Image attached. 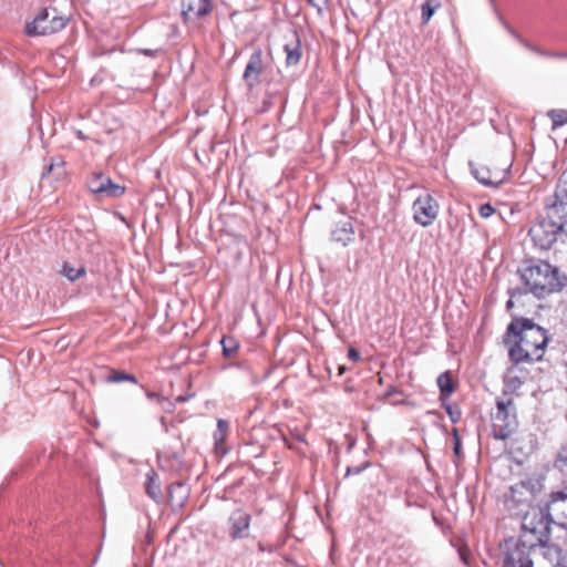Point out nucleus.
I'll list each match as a JSON object with an SVG mask.
<instances>
[{"label": "nucleus", "instance_id": "nucleus-1", "mask_svg": "<svg viewBox=\"0 0 567 567\" xmlns=\"http://www.w3.org/2000/svg\"><path fill=\"white\" fill-rule=\"evenodd\" d=\"M507 342H513L508 350L515 363H530L542 360L548 343L546 331L527 319H516L507 328Z\"/></svg>", "mask_w": 567, "mask_h": 567}, {"label": "nucleus", "instance_id": "nucleus-2", "mask_svg": "<svg viewBox=\"0 0 567 567\" xmlns=\"http://www.w3.org/2000/svg\"><path fill=\"white\" fill-rule=\"evenodd\" d=\"M557 202L547 207L546 216H539L529 229L533 243L540 249H549L556 243L559 234H567V197L559 196Z\"/></svg>", "mask_w": 567, "mask_h": 567}, {"label": "nucleus", "instance_id": "nucleus-3", "mask_svg": "<svg viewBox=\"0 0 567 567\" xmlns=\"http://www.w3.org/2000/svg\"><path fill=\"white\" fill-rule=\"evenodd\" d=\"M522 279L528 290L538 298L561 290L567 280L557 267L546 261L526 267L522 272Z\"/></svg>", "mask_w": 567, "mask_h": 567}, {"label": "nucleus", "instance_id": "nucleus-4", "mask_svg": "<svg viewBox=\"0 0 567 567\" xmlns=\"http://www.w3.org/2000/svg\"><path fill=\"white\" fill-rule=\"evenodd\" d=\"M493 434L498 440H506L517 427L516 406L511 398L498 399L496 411L492 414Z\"/></svg>", "mask_w": 567, "mask_h": 567}, {"label": "nucleus", "instance_id": "nucleus-5", "mask_svg": "<svg viewBox=\"0 0 567 567\" xmlns=\"http://www.w3.org/2000/svg\"><path fill=\"white\" fill-rule=\"evenodd\" d=\"M551 522L547 505L530 506L522 517V528L534 535L538 542H543L549 535Z\"/></svg>", "mask_w": 567, "mask_h": 567}, {"label": "nucleus", "instance_id": "nucleus-6", "mask_svg": "<svg viewBox=\"0 0 567 567\" xmlns=\"http://www.w3.org/2000/svg\"><path fill=\"white\" fill-rule=\"evenodd\" d=\"M66 19L60 16L55 9L41 10L32 22L27 23L28 35H47L61 31L66 25Z\"/></svg>", "mask_w": 567, "mask_h": 567}, {"label": "nucleus", "instance_id": "nucleus-7", "mask_svg": "<svg viewBox=\"0 0 567 567\" xmlns=\"http://www.w3.org/2000/svg\"><path fill=\"white\" fill-rule=\"evenodd\" d=\"M533 546L516 539H507L503 545V567H533Z\"/></svg>", "mask_w": 567, "mask_h": 567}, {"label": "nucleus", "instance_id": "nucleus-8", "mask_svg": "<svg viewBox=\"0 0 567 567\" xmlns=\"http://www.w3.org/2000/svg\"><path fill=\"white\" fill-rule=\"evenodd\" d=\"M412 209L415 223L427 227L437 218L440 205L431 194H423L414 200Z\"/></svg>", "mask_w": 567, "mask_h": 567}, {"label": "nucleus", "instance_id": "nucleus-9", "mask_svg": "<svg viewBox=\"0 0 567 567\" xmlns=\"http://www.w3.org/2000/svg\"><path fill=\"white\" fill-rule=\"evenodd\" d=\"M87 186L100 198H116L125 192L123 186L113 183L109 176L102 173L93 174L87 182Z\"/></svg>", "mask_w": 567, "mask_h": 567}, {"label": "nucleus", "instance_id": "nucleus-10", "mask_svg": "<svg viewBox=\"0 0 567 567\" xmlns=\"http://www.w3.org/2000/svg\"><path fill=\"white\" fill-rule=\"evenodd\" d=\"M250 515L238 508L227 520V533L231 539H241L249 536Z\"/></svg>", "mask_w": 567, "mask_h": 567}, {"label": "nucleus", "instance_id": "nucleus-11", "mask_svg": "<svg viewBox=\"0 0 567 567\" xmlns=\"http://www.w3.org/2000/svg\"><path fill=\"white\" fill-rule=\"evenodd\" d=\"M546 505L551 520L567 526V487L551 493L550 501Z\"/></svg>", "mask_w": 567, "mask_h": 567}, {"label": "nucleus", "instance_id": "nucleus-12", "mask_svg": "<svg viewBox=\"0 0 567 567\" xmlns=\"http://www.w3.org/2000/svg\"><path fill=\"white\" fill-rule=\"evenodd\" d=\"M210 0H182V13L185 21L197 22L212 12Z\"/></svg>", "mask_w": 567, "mask_h": 567}, {"label": "nucleus", "instance_id": "nucleus-13", "mask_svg": "<svg viewBox=\"0 0 567 567\" xmlns=\"http://www.w3.org/2000/svg\"><path fill=\"white\" fill-rule=\"evenodd\" d=\"M261 58H262L261 51L260 50L255 51L251 54V56L246 65V69L244 72V80L246 81V83L249 86H254L255 84H257L259 75L261 74V71H262V59Z\"/></svg>", "mask_w": 567, "mask_h": 567}, {"label": "nucleus", "instance_id": "nucleus-14", "mask_svg": "<svg viewBox=\"0 0 567 567\" xmlns=\"http://www.w3.org/2000/svg\"><path fill=\"white\" fill-rule=\"evenodd\" d=\"M533 489L529 483L519 482L511 487L507 502L514 505L528 504L533 499Z\"/></svg>", "mask_w": 567, "mask_h": 567}, {"label": "nucleus", "instance_id": "nucleus-15", "mask_svg": "<svg viewBox=\"0 0 567 567\" xmlns=\"http://www.w3.org/2000/svg\"><path fill=\"white\" fill-rule=\"evenodd\" d=\"M353 237L354 229L352 223L350 221L339 223L332 230V240L341 244L342 246H347L350 241L353 240Z\"/></svg>", "mask_w": 567, "mask_h": 567}, {"label": "nucleus", "instance_id": "nucleus-16", "mask_svg": "<svg viewBox=\"0 0 567 567\" xmlns=\"http://www.w3.org/2000/svg\"><path fill=\"white\" fill-rule=\"evenodd\" d=\"M437 385L441 391V400L445 401L454 392V383L450 372H444L439 375Z\"/></svg>", "mask_w": 567, "mask_h": 567}, {"label": "nucleus", "instance_id": "nucleus-17", "mask_svg": "<svg viewBox=\"0 0 567 567\" xmlns=\"http://www.w3.org/2000/svg\"><path fill=\"white\" fill-rule=\"evenodd\" d=\"M53 175L54 179H61L65 175L64 161L61 157H53L43 172L42 177L45 175Z\"/></svg>", "mask_w": 567, "mask_h": 567}, {"label": "nucleus", "instance_id": "nucleus-18", "mask_svg": "<svg viewBox=\"0 0 567 567\" xmlns=\"http://www.w3.org/2000/svg\"><path fill=\"white\" fill-rule=\"evenodd\" d=\"M472 173L474 174L475 178L484 185H496L501 181L499 178L493 176L489 169L484 166L473 168Z\"/></svg>", "mask_w": 567, "mask_h": 567}, {"label": "nucleus", "instance_id": "nucleus-19", "mask_svg": "<svg viewBox=\"0 0 567 567\" xmlns=\"http://www.w3.org/2000/svg\"><path fill=\"white\" fill-rule=\"evenodd\" d=\"M61 272L71 281H74L86 274V269L84 266L80 265L78 267L71 266L65 262L62 266Z\"/></svg>", "mask_w": 567, "mask_h": 567}, {"label": "nucleus", "instance_id": "nucleus-20", "mask_svg": "<svg viewBox=\"0 0 567 567\" xmlns=\"http://www.w3.org/2000/svg\"><path fill=\"white\" fill-rule=\"evenodd\" d=\"M228 430V423L224 420H219L217 423V430L214 434L216 450H221V444L225 441L226 433Z\"/></svg>", "mask_w": 567, "mask_h": 567}, {"label": "nucleus", "instance_id": "nucleus-21", "mask_svg": "<svg viewBox=\"0 0 567 567\" xmlns=\"http://www.w3.org/2000/svg\"><path fill=\"white\" fill-rule=\"evenodd\" d=\"M440 7V3L437 0H426L422 4V21L423 23H427L432 16L434 14L435 10Z\"/></svg>", "mask_w": 567, "mask_h": 567}, {"label": "nucleus", "instance_id": "nucleus-22", "mask_svg": "<svg viewBox=\"0 0 567 567\" xmlns=\"http://www.w3.org/2000/svg\"><path fill=\"white\" fill-rule=\"evenodd\" d=\"M548 116L553 121V130L567 123V110H551L548 112Z\"/></svg>", "mask_w": 567, "mask_h": 567}, {"label": "nucleus", "instance_id": "nucleus-23", "mask_svg": "<svg viewBox=\"0 0 567 567\" xmlns=\"http://www.w3.org/2000/svg\"><path fill=\"white\" fill-rule=\"evenodd\" d=\"M147 476H148V483H147L146 492L150 495V497H152L155 502H158L163 497L161 487L158 484H156L153 476H151V475H147Z\"/></svg>", "mask_w": 567, "mask_h": 567}, {"label": "nucleus", "instance_id": "nucleus-24", "mask_svg": "<svg viewBox=\"0 0 567 567\" xmlns=\"http://www.w3.org/2000/svg\"><path fill=\"white\" fill-rule=\"evenodd\" d=\"M223 352L225 357H231L237 350V342L233 338L224 337L221 339Z\"/></svg>", "mask_w": 567, "mask_h": 567}, {"label": "nucleus", "instance_id": "nucleus-25", "mask_svg": "<svg viewBox=\"0 0 567 567\" xmlns=\"http://www.w3.org/2000/svg\"><path fill=\"white\" fill-rule=\"evenodd\" d=\"M287 51V64L288 65H295L300 60V52L298 49L289 50L286 48Z\"/></svg>", "mask_w": 567, "mask_h": 567}, {"label": "nucleus", "instance_id": "nucleus-26", "mask_svg": "<svg viewBox=\"0 0 567 567\" xmlns=\"http://www.w3.org/2000/svg\"><path fill=\"white\" fill-rule=\"evenodd\" d=\"M109 380L112 382H122L125 380H131L133 382H136V379L133 375L123 373V372H114L109 377Z\"/></svg>", "mask_w": 567, "mask_h": 567}, {"label": "nucleus", "instance_id": "nucleus-27", "mask_svg": "<svg viewBox=\"0 0 567 567\" xmlns=\"http://www.w3.org/2000/svg\"><path fill=\"white\" fill-rule=\"evenodd\" d=\"M443 406L445 408L447 414L450 415L451 421L453 423H456L461 417V412L457 409H455L449 404H445V401H443Z\"/></svg>", "mask_w": 567, "mask_h": 567}, {"label": "nucleus", "instance_id": "nucleus-28", "mask_svg": "<svg viewBox=\"0 0 567 567\" xmlns=\"http://www.w3.org/2000/svg\"><path fill=\"white\" fill-rule=\"evenodd\" d=\"M559 196H566L567 197V173H564L559 179L558 188Z\"/></svg>", "mask_w": 567, "mask_h": 567}, {"label": "nucleus", "instance_id": "nucleus-29", "mask_svg": "<svg viewBox=\"0 0 567 567\" xmlns=\"http://www.w3.org/2000/svg\"><path fill=\"white\" fill-rule=\"evenodd\" d=\"M495 209L489 204H484L480 208V215L483 218H488L494 214Z\"/></svg>", "mask_w": 567, "mask_h": 567}, {"label": "nucleus", "instance_id": "nucleus-30", "mask_svg": "<svg viewBox=\"0 0 567 567\" xmlns=\"http://www.w3.org/2000/svg\"><path fill=\"white\" fill-rule=\"evenodd\" d=\"M557 464L566 465L567 464V444L560 449L556 460Z\"/></svg>", "mask_w": 567, "mask_h": 567}, {"label": "nucleus", "instance_id": "nucleus-31", "mask_svg": "<svg viewBox=\"0 0 567 567\" xmlns=\"http://www.w3.org/2000/svg\"><path fill=\"white\" fill-rule=\"evenodd\" d=\"M533 51H535L536 53L543 54V55L551 56V58L567 59V53H559V52L545 53L537 49H533Z\"/></svg>", "mask_w": 567, "mask_h": 567}, {"label": "nucleus", "instance_id": "nucleus-32", "mask_svg": "<svg viewBox=\"0 0 567 567\" xmlns=\"http://www.w3.org/2000/svg\"><path fill=\"white\" fill-rule=\"evenodd\" d=\"M453 435H454V453H455L456 456H458L460 455V449H461V442H460V437H458L456 429L453 430Z\"/></svg>", "mask_w": 567, "mask_h": 567}, {"label": "nucleus", "instance_id": "nucleus-33", "mask_svg": "<svg viewBox=\"0 0 567 567\" xmlns=\"http://www.w3.org/2000/svg\"><path fill=\"white\" fill-rule=\"evenodd\" d=\"M310 4L317 8L319 12H321V3H327L329 0H308Z\"/></svg>", "mask_w": 567, "mask_h": 567}, {"label": "nucleus", "instance_id": "nucleus-34", "mask_svg": "<svg viewBox=\"0 0 567 567\" xmlns=\"http://www.w3.org/2000/svg\"><path fill=\"white\" fill-rule=\"evenodd\" d=\"M349 358L353 361H357L360 359V353L355 349L351 348L349 350Z\"/></svg>", "mask_w": 567, "mask_h": 567}, {"label": "nucleus", "instance_id": "nucleus-35", "mask_svg": "<svg viewBox=\"0 0 567 567\" xmlns=\"http://www.w3.org/2000/svg\"><path fill=\"white\" fill-rule=\"evenodd\" d=\"M361 471L360 467H355V468H352V467H349L348 471H347V475H350V474H359Z\"/></svg>", "mask_w": 567, "mask_h": 567}, {"label": "nucleus", "instance_id": "nucleus-36", "mask_svg": "<svg viewBox=\"0 0 567 567\" xmlns=\"http://www.w3.org/2000/svg\"><path fill=\"white\" fill-rule=\"evenodd\" d=\"M100 553H101V548L99 549L96 556H94V559H93L92 565L90 567H93L97 563Z\"/></svg>", "mask_w": 567, "mask_h": 567}, {"label": "nucleus", "instance_id": "nucleus-37", "mask_svg": "<svg viewBox=\"0 0 567 567\" xmlns=\"http://www.w3.org/2000/svg\"><path fill=\"white\" fill-rule=\"evenodd\" d=\"M344 371H346V367H344V365H340V367H339V374H340V375H341V374H343V373H344Z\"/></svg>", "mask_w": 567, "mask_h": 567}, {"label": "nucleus", "instance_id": "nucleus-38", "mask_svg": "<svg viewBox=\"0 0 567 567\" xmlns=\"http://www.w3.org/2000/svg\"><path fill=\"white\" fill-rule=\"evenodd\" d=\"M143 54L146 55V54H151V52L148 50H144L143 51Z\"/></svg>", "mask_w": 567, "mask_h": 567}]
</instances>
